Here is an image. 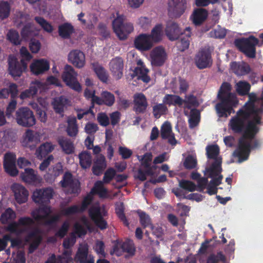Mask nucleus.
<instances>
[{
	"label": "nucleus",
	"mask_w": 263,
	"mask_h": 263,
	"mask_svg": "<svg viewBox=\"0 0 263 263\" xmlns=\"http://www.w3.org/2000/svg\"><path fill=\"white\" fill-rule=\"evenodd\" d=\"M76 241V237L72 235L63 242L64 252L58 258L52 255L45 263H69L72 260L71 248Z\"/></svg>",
	"instance_id": "423d86ee"
},
{
	"label": "nucleus",
	"mask_w": 263,
	"mask_h": 263,
	"mask_svg": "<svg viewBox=\"0 0 263 263\" xmlns=\"http://www.w3.org/2000/svg\"><path fill=\"white\" fill-rule=\"evenodd\" d=\"M54 148V145L50 142L42 144L36 151L35 155L39 159H42Z\"/></svg>",
	"instance_id": "79ce46f5"
},
{
	"label": "nucleus",
	"mask_w": 263,
	"mask_h": 263,
	"mask_svg": "<svg viewBox=\"0 0 263 263\" xmlns=\"http://www.w3.org/2000/svg\"><path fill=\"white\" fill-rule=\"evenodd\" d=\"M166 107L163 104H159L153 107V114L155 118H159L162 115L165 113Z\"/></svg>",
	"instance_id": "e2e57ef3"
},
{
	"label": "nucleus",
	"mask_w": 263,
	"mask_h": 263,
	"mask_svg": "<svg viewBox=\"0 0 263 263\" xmlns=\"http://www.w3.org/2000/svg\"><path fill=\"white\" fill-rule=\"evenodd\" d=\"M95 94L96 91L93 88H86L84 92L86 99L90 100L92 104L96 103L97 99L98 98V97L96 96Z\"/></svg>",
	"instance_id": "680f3d73"
},
{
	"label": "nucleus",
	"mask_w": 263,
	"mask_h": 263,
	"mask_svg": "<svg viewBox=\"0 0 263 263\" xmlns=\"http://www.w3.org/2000/svg\"><path fill=\"white\" fill-rule=\"evenodd\" d=\"M231 69L236 74L242 76L246 74L250 71L249 65L244 62H232L231 64Z\"/></svg>",
	"instance_id": "c9c22d12"
},
{
	"label": "nucleus",
	"mask_w": 263,
	"mask_h": 263,
	"mask_svg": "<svg viewBox=\"0 0 263 263\" xmlns=\"http://www.w3.org/2000/svg\"><path fill=\"white\" fill-rule=\"evenodd\" d=\"M33 224V219L28 217H23L19 218L17 222H10L6 230L11 233L19 234L31 229Z\"/></svg>",
	"instance_id": "1a4fd4ad"
},
{
	"label": "nucleus",
	"mask_w": 263,
	"mask_h": 263,
	"mask_svg": "<svg viewBox=\"0 0 263 263\" xmlns=\"http://www.w3.org/2000/svg\"><path fill=\"white\" fill-rule=\"evenodd\" d=\"M63 187H68L70 193L77 194L80 190V183L76 179H73L71 174L66 173L63 179L60 182Z\"/></svg>",
	"instance_id": "412c9836"
},
{
	"label": "nucleus",
	"mask_w": 263,
	"mask_h": 263,
	"mask_svg": "<svg viewBox=\"0 0 263 263\" xmlns=\"http://www.w3.org/2000/svg\"><path fill=\"white\" fill-rule=\"evenodd\" d=\"M226 33L227 30L218 26L216 28L211 31L210 35L216 38H223L226 36Z\"/></svg>",
	"instance_id": "0e129e2a"
},
{
	"label": "nucleus",
	"mask_w": 263,
	"mask_h": 263,
	"mask_svg": "<svg viewBox=\"0 0 263 263\" xmlns=\"http://www.w3.org/2000/svg\"><path fill=\"white\" fill-rule=\"evenodd\" d=\"M55 111L61 114L67 106L70 105V101L65 97H60L54 99L52 103Z\"/></svg>",
	"instance_id": "f704fd0d"
},
{
	"label": "nucleus",
	"mask_w": 263,
	"mask_h": 263,
	"mask_svg": "<svg viewBox=\"0 0 263 263\" xmlns=\"http://www.w3.org/2000/svg\"><path fill=\"white\" fill-rule=\"evenodd\" d=\"M77 73L74 69L70 65H66L62 75L63 81L66 84L77 91L82 90V86L77 80Z\"/></svg>",
	"instance_id": "9b49d317"
},
{
	"label": "nucleus",
	"mask_w": 263,
	"mask_h": 263,
	"mask_svg": "<svg viewBox=\"0 0 263 263\" xmlns=\"http://www.w3.org/2000/svg\"><path fill=\"white\" fill-rule=\"evenodd\" d=\"M42 135L39 132L27 129L23 136L21 143L25 147H34L41 141Z\"/></svg>",
	"instance_id": "dca6fc26"
},
{
	"label": "nucleus",
	"mask_w": 263,
	"mask_h": 263,
	"mask_svg": "<svg viewBox=\"0 0 263 263\" xmlns=\"http://www.w3.org/2000/svg\"><path fill=\"white\" fill-rule=\"evenodd\" d=\"M89 229V222L85 217H83L80 221L76 222L74 226V233L79 236L85 234L87 230Z\"/></svg>",
	"instance_id": "e433bc0d"
},
{
	"label": "nucleus",
	"mask_w": 263,
	"mask_h": 263,
	"mask_svg": "<svg viewBox=\"0 0 263 263\" xmlns=\"http://www.w3.org/2000/svg\"><path fill=\"white\" fill-rule=\"evenodd\" d=\"M18 92L17 85L14 83H10L8 88L0 90V99L7 98L9 95L11 98H15L18 95Z\"/></svg>",
	"instance_id": "4c0bfd02"
},
{
	"label": "nucleus",
	"mask_w": 263,
	"mask_h": 263,
	"mask_svg": "<svg viewBox=\"0 0 263 263\" xmlns=\"http://www.w3.org/2000/svg\"><path fill=\"white\" fill-rule=\"evenodd\" d=\"M39 30L35 28L34 25L29 24L26 25L22 31V36L25 40L38 34Z\"/></svg>",
	"instance_id": "49530a36"
},
{
	"label": "nucleus",
	"mask_w": 263,
	"mask_h": 263,
	"mask_svg": "<svg viewBox=\"0 0 263 263\" xmlns=\"http://www.w3.org/2000/svg\"><path fill=\"white\" fill-rule=\"evenodd\" d=\"M92 69L98 78L102 82H106L108 78V74L105 68L98 63L91 64Z\"/></svg>",
	"instance_id": "37998d69"
},
{
	"label": "nucleus",
	"mask_w": 263,
	"mask_h": 263,
	"mask_svg": "<svg viewBox=\"0 0 263 263\" xmlns=\"http://www.w3.org/2000/svg\"><path fill=\"white\" fill-rule=\"evenodd\" d=\"M93 194H98L102 198L108 197L107 191L104 187L102 181H97L95 183L90 194L84 199L81 208L77 205H73L63 209L60 214L51 215L52 211L50 208L48 206H44L33 210L31 212V216L39 224L51 225L58 221L62 215L68 216L85 210L92 200Z\"/></svg>",
	"instance_id": "f03ea898"
},
{
	"label": "nucleus",
	"mask_w": 263,
	"mask_h": 263,
	"mask_svg": "<svg viewBox=\"0 0 263 263\" xmlns=\"http://www.w3.org/2000/svg\"><path fill=\"white\" fill-rule=\"evenodd\" d=\"M124 252V242L120 241L117 242L114 246L112 250L110 253L117 256L121 255Z\"/></svg>",
	"instance_id": "774afa93"
},
{
	"label": "nucleus",
	"mask_w": 263,
	"mask_h": 263,
	"mask_svg": "<svg viewBox=\"0 0 263 263\" xmlns=\"http://www.w3.org/2000/svg\"><path fill=\"white\" fill-rule=\"evenodd\" d=\"M15 155L11 153H6L4 156V166L5 171L10 175L15 176L18 173L15 166Z\"/></svg>",
	"instance_id": "6ab92c4d"
},
{
	"label": "nucleus",
	"mask_w": 263,
	"mask_h": 263,
	"mask_svg": "<svg viewBox=\"0 0 263 263\" xmlns=\"http://www.w3.org/2000/svg\"><path fill=\"white\" fill-rule=\"evenodd\" d=\"M149 35L154 44L160 42L163 36L162 25L161 24L156 25L152 30L151 34Z\"/></svg>",
	"instance_id": "c03bdc74"
},
{
	"label": "nucleus",
	"mask_w": 263,
	"mask_h": 263,
	"mask_svg": "<svg viewBox=\"0 0 263 263\" xmlns=\"http://www.w3.org/2000/svg\"><path fill=\"white\" fill-rule=\"evenodd\" d=\"M106 167L105 157L103 155L97 156L92 167L93 173L96 175H100Z\"/></svg>",
	"instance_id": "a19ab883"
},
{
	"label": "nucleus",
	"mask_w": 263,
	"mask_h": 263,
	"mask_svg": "<svg viewBox=\"0 0 263 263\" xmlns=\"http://www.w3.org/2000/svg\"><path fill=\"white\" fill-rule=\"evenodd\" d=\"M161 135L162 138L168 140V142L172 145H175L177 143L175 139L174 135L172 133L171 124L168 122H165L161 126Z\"/></svg>",
	"instance_id": "2f4dec72"
},
{
	"label": "nucleus",
	"mask_w": 263,
	"mask_h": 263,
	"mask_svg": "<svg viewBox=\"0 0 263 263\" xmlns=\"http://www.w3.org/2000/svg\"><path fill=\"white\" fill-rule=\"evenodd\" d=\"M138 67L135 69L134 72L138 79H141L145 83L150 81V78L147 75L148 70L145 68L143 62L141 60L137 61Z\"/></svg>",
	"instance_id": "473e14b6"
},
{
	"label": "nucleus",
	"mask_w": 263,
	"mask_h": 263,
	"mask_svg": "<svg viewBox=\"0 0 263 263\" xmlns=\"http://www.w3.org/2000/svg\"><path fill=\"white\" fill-rule=\"evenodd\" d=\"M115 100V97L113 94L108 91H104L101 93V97H98L97 99L96 104L98 105L105 104L110 106L113 105Z\"/></svg>",
	"instance_id": "ea45409f"
},
{
	"label": "nucleus",
	"mask_w": 263,
	"mask_h": 263,
	"mask_svg": "<svg viewBox=\"0 0 263 263\" xmlns=\"http://www.w3.org/2000/svg\"><path fill=\"white\" fill-rule=\"evenodd\" d=\"M68 127L67 132L71 137L75 136L78 132V126L76 124V119L74 117H70L67 120Z\"/></svg>",
	"instance_id": "603ef678"
},
{
	"label": "nucleus",
	"mask_w": 263,
	"mask_h": 263,
	"mask_svg": "<svg viewBox=\"0 0 263 263\" xmlns=\"http://www.w3.org/2000/svg\"><path fill=\"white\" fill-rule=\"evenodd\" d=\"M258 43V39L253 36L248 39H238L235 42V45L239 49L250 58L255 57V47Z\"/></svg>",
	"instance_id": "9d476101"
},
{
	"label": "nucleus",
	"mask_w": 263,
	"mask_h": 263,
	"mask_svg": "<svg viewBox=\"0 0 263 263\" xmlns=\"http://www.w3.org/2000/svg\"><path fill=\"white\" fill-rule=\"evenodd\" d=\"M115 17L112 22L114 31L120 40H125L133 31V24L129 22L124 23L125 17L119 13H116Z\"/></svg>",
	"instance_id": "39448f33"
},
{
	"label": "nucleus",
	"mask_w": 263,
	"mask_h": 263,
	"mask_svg": "<svg viewBox=\"0 0 263 263\" xmlns=\"http://www.w3.org/2000/svg\"><path fill=\"white\" fill-rule=\"evenodd\" d=\"M73 27L70 24L64 23L59 27V35L63 38H68L73 32Z\"/></svg>",
	"instance_id": "8fccbe9b"
},
{
	"label": "nucleus",
	"mask_w": 263,
	"mask_h": 263,
	"mask_svg": "<svg viewBox=\"0 0 263 263\" xmlns=\"http://www.w3.org/2000/svg\"><path fill=\"white\" fill-rule=\"evenodd\" d=\"M137 24L143 29H148L152 24V20L147 16H141L137 20Z\"/></svg>",
	"instance_id": "052dcab7"
},
{
	"label": "nucleus",
	"mask_w": 263,
	"mask_h": 263,
	"mask_svg": "<svg viewBox=\"0 0 263 263\" xmlns=\"http://www.w3.org/2000/svg\"><path fill=\"white\" fill-rule=\"evenodd\" d=\"M109 69L114 78L119 80L123 76L124 67L123 61L122 59L116 57L112 59L109 64Z\"/></svg>",
	"instance_id": "4be33fe9"
},
{
	"label": "nucleus",
	"mask_w": 263,
	"mask_h": 263,
	"mask_svg": "<svg viewBox=\"0 0 263 263\" xmlns=\"http://www.w3.org/2000/svg\"><path fill=\"white\" fill-rule=\"evenodd\" d=\"M134 109L138 112L144 111L148 105L145 96L141 93H136L134 96Z\"/></svg>",
	"instance_id": "c756f323"
},
{
	"label": "nucleus",
	"mask_w": 263,
	"mask_h": 263,
	"mask_svg": "<svg viewBox=\"0 0 263 263\" xmlns=\"http://www.w3.org/2000/svg\"><path fill=\"white\" fill-rule=\"evenodd\" d=\"M7 36L8 40L13 44L17 45L20 44V40L17 32L14 30H10L8 32Z\"/></svg>",
	"instance_id": "69168bd1"
},
{
	"label": "nucleus",
	"mask_w": 263,
	"mask_h": 263,
	"mask_svg": "<svg viewBox=\"0 0 263 263\" xmlns=\"http://www.w3.org/2000/svg\"><path fill=\"white\" fill-rule=\"evenodd\" d=\"M195 63L196 66L200 69L210 67L212 63L210 54L206 51L199 52L196 56Z\"/></svg>",
	"instance_id": "cd10ccee"
},
{
	"label": "nucleus",
	"mask_w": 263,
	"mask_h": 263,
	"mask_svg": "<svg viewBox=\"0 0 263 263\" xmlns=\"http://www.w3.org/2000/svg\"><path fill=\"white\" fill-rule=\"evenodd\" d=\"M11 189L17 203L21 204L27 201L29 194L28 191L24 186L19 183H15L11 185Z\"/></svg>",
	"instance_id": "aec40b11"
},
{
	"label": "nucleus",
	"mask_w": 263,
	"mask_h": 263,
	"mask_svg": "<svg viewBox=\"0 0 263 263\" xmlns=\"http://www.w3.org/2000/svg\"><path fill=\"white\" fill-rule=\"evenodd\" d=\"M30 71L34 75L43 74L50 68L49 62L45 59H35L30 65Z\"/></svg>",
	"instance_id": "f3484780"
},
{
	"label": "nucleus",
	"mask_w": 263,
	"mask_h": 263,
	"mask_svg": "<svg viewBox=\"0 0 263 263\" xmlns=\"http://www.w3.org/2000/svg\"><path fill=\"white\" fill-rule=\"evenodd\" d=\"M208 15L207 12L205 10L199 8L195 10L191 16V19L193 23L196 25H200L206 18Z\"/></svg>",
	"instance_id": "58836bf2"
},
{
	"label": "nucleus",
	"mask_w": 263,
	"mask_h": 263,
	"mask_svg": "<svg viewBox=\"0 0 263 263\" xmlns=\"http://www.w3.org/2000/svg\"><path fill=\"white\" fill-rule=\"evenodd\" d=\"M206 149L208 158L214 161L211 166L206 170L209 176L212 179L207 187L208 193L210 195H214L217 192L216 186L221 183L222 179V176L220 174L221 158L219 156V149L217 145L208 146Z\"/></svg>",
	"instance_id": "7ed1b4c3"
},
{
	"label": "nucleus",
	"mask_w": 263,
	"mask_h": 263,
	"mask_svg": "<svg viewBox=\"0 0 263 263\" xmlns=\"http://www.w3.org/2000/svg\"><path fill=\"white\" fill-rule=\"evenodd\" d=\"M134 44L135 47L141 51L149 50L153 46L154 43L149 34L142 33L136 37Z\"/></svg>",
	"instance_id": "a211bd4d"
},
{
	"label": "nucleus",
	"mask_w": 263,
	"mask_h": 263,
	"mask_svg": "<svg viewBox=\"0 0 263 263\" xmlns=\"http://www.w3.org/2000/svg\"><path fill=\"white\" fill-rule=\"evenodd\" d=\"M42 239L41 232L38 230H32L26 237V242L29 245V252H32L38 246Z\"/></svg>",
	"instance_id": "393cba45"
},
{
	"label": "nucleus",
	"mask_w": 263,
	"mask_h": 263,
	"mask_svg": "<svg viewBox=\"0 0 263 263\" xmlns=\"http://www.w3.org/2000/svg\"><path fill=\"white\" fill-rule=\"evenodd\" d=\"M231 85L228 83H223L219 91L218 98L220 103L216 105L215 108L220 117H228L232 112H234L233 108L238 103L236 95L231 93Z\"/></svg>",
	"instance_id": "20e7f679"
},
{
	"label": "nucleus",
	"mask_w": 263,
	"mask_h": 263,
	"mask_svg": "<svg viewBox=\"0 0 263 263\" xmlns=\"http://www.w3.org/2000/svg\"><path fill=\"white\" fill-rule=\"evenodd\" d=\"M163 103L168 105H179L183 104V100L179 96L173 95H166L163 98Z\"/></svg>",
	"instance_id": "de8ad7c7"
},
{
	"label": "nucleus",
	"mask_w": 263,
	"mask_h": 263,
	"mask_svg": "<svg viewBox=\"0 0 263 263\" xmlns=\"http://www.w3.org/2000/svg\"><path fill=\"white\" fill-rule=\"evenodd\" d=\"M139 215L140 217V222L141 224L144 227H149L153 233L157 237H159L162 233V230L161 228H154L151 223V220L149 216L145 213L142 212H139Z\"/></svg>",
	"instance_id": "72a5a7b5"
},
{
	"label": "nucleus",
	"mask_w": 263,
	"mask_h": 263,
	"mask_svg": "<svg viewBox=\"0 0 263 263\" xmlns=\"http://www.w3.org/2000/svg\"><path fill=\"white\" fill-rule=\"evenodd\" d=\"M16 218V214L12 209L8 208L3 212L0 217V221L3 224H7L13 221Z\"/></svg>",
	"instance_id": "a18cd8bd"
},
{
	"label": "nucleus",
	"mask_w": 263,
	"mask_h": 263,
	"mask_svg": "<svg viewBox=\"0 0 263 263\" xmlns=\"http://www.w3.org/2000/svg\"><path fill=\"white\" fill-rule=\"evenodd\" d=\"M179 186L189 192H193L196 189V186L190 181L182 180L179 181Z\"/></svg>",
	"instance_id": "338daca9"
},
{
	"label": "nucleus",
	"mask_w": 263,
	"mask_h": 263,
	"mask_svg": "<svg viewBox=\"0 0 263 263\" xmlns=\"http://www.w3.org/2000/svg\"><path fill=\"white\" fill-rule=\"evenodd\" d=\"M235 87L238 94L244 95L248 93L250 89V85L246 81H240L236 83Z\"/></svg>",
	"instance_id": "864d4df0"
},
{
	"label": "nucleus",
	"mask_w": 263,
	"mask_h": 263,
	"mask_svg": "<svg viewBox=\"0 0 263 263\" xmlns=\"http://www.w3.org/2000/svg\"><path fill=\"white\" fill-rule=\"evenodd\" d=\"M21 64L19 63L14 56H10L9 58L8 71L10 74L14 79L20 77L22 72L27 69V64L23 60H21Z\"/></svg>",
	"instance_id": "4468645a"
},
{
	"label": "nucleus",
	"mask_w": 263,
	"mask_h": 263,
	"mask_svg": "<svg viewBox=\"0 0 263 263\" xmlns=\"http://www.w3.org/2000/svg\"><path fill=\"white\" fill-rule=\"evenodd\" d=\"M45 88L44 84L42 82L35 81L30 84L29 89L21 92L20 97L22 100L32 98L36 94L38 90H44Z\"/></svg>",
	"instance_id": "5701e85b"
},
{
	"label": "nucleus",
	"mask_w": 263,
	"mask_h": 263,
	"mask_svg": "<svg viewBox=\"0 0 263 263\" xmlns=\"http://www.w3.org/2000/svg\"><path fill=\"white\" fill-rule=\"evenodd\" d=\"M185 9V0H169L168 2V12L170 15L173 17L180 16Z\"/></svg>",
	"instance_id": "2eb2a0df"
},
{
	"label": "nucleus",
	"mask_w": 263,
	"mask_h": 263,
	"mask_svg": "<svg viewBox=\"0 0 263 263\" xmlns=\"http://www.w3.org/2000/svg\"><path fill=\"white\" fill-rule=\"evenodd\" d=\"M68 59L69 62L79 68H82L85 64V55L83 52L78 50L70 51Z\"/></svg>",
	"instance_id": "b1692460"
},
{
	"label": "nucleus",
	"mask_w": 263,
	"mask_h": 263,
	"mask_svg": "<svg viewBox=\"0 0 263 263\" xmlns=\"http://www.w3.org/2000/svg\"><path fill=\"white\" fill-rule=\"evenodd\" d=\"M187 83L184 80H175L172 82V88L174 92L183 93L188 88Z\"/></svg>",
	"instance_id": "09e8293b"
},
{
	"label": "nucleus",
	"mask_w": 263,
	"mask_h": 263,
	"mask_svg": "<svg viewBox=\"0 0 263 263\" xmlns=\"http://www.w3.org/2000/svg\"><path fill=\"white\" fill-rule=\"evenodd\" d=\"M196 164L197 160L195 154H189L185 157L183 161V165L186 168H194L195 167Z\"/></svg>",
	"instance_id": "4d7b16f0"
},
{
	"label": "nucleus",
	"mask_w": 263,
	"mask_h": 263,
	"mask_svg": "<svg viewBox=\"0 0 263 263\" xmlns=\"http://www.w3.org/2000/svg\"><path fill=\"white\" fill-rule=\"evenodd\" d=\"M167 59V54L165 49L160 46L153 48L149 53V60L154 66L163 65Z\"/></svg>",
	"instance_id": "ddd939ff"
},
{
	"label": "nucleus",
	"mask_w": 263,
	"mask_h": 263,
	"mask_svg": "<svg viewBox=\"0 0 263 263\" xmlns=\"http://www.w3.org/2000/svg\"><path fill=\"white\" fill-rule=\"evenodd\" d=\"M165 33L168 39L172 41L177 39L182 33L178 25L175 22H170L167 24Z\"/></svg>",
	"instance_id": "7c9ffc66"
},
{
	"label": "nucleus",
	"mask_w": 263,
	"mask_h": 263,
	"mask_svg": "<svg viewBox=\"0 0 263 263\" xmlns=\"http://www.w3.org/2000/svg\"><path fill=\"white\" fill-rule=\"evenodd\" d=\"M88 255V246L84 243L80 245L75 257V260L80 263H95L93 257L89 256V260H87Z\"/></svg>",
	"instance_id": "bb28decb"
},
{
	"label": "nucleus",
	"mask_w": 263,
	"mask_h": 263,
	"mask_svg": "<svg viewBox=\"0 0 263 263\" xmlns=\"http://www.w3.org/2000/svg\"><path fill=\"white\" fill-rule=\"evenodd\" d=\"M89 215L96 224L101 229L106 227V222L103 217L106 215V211L103 205L96 204L89 210Z\"/></svg>",
	"instance_id": "f8f14e48"
},
{
	"label": "nucleus",
	"mask_w": 263,
	"mask_h": 263,
	"mask_svg": "<svg viewBox=\"0 0 263 263\" xmlns=\"http://www.w3.org/2000/svg\"><path fill=\"white\" fill-rule=\"evenodd\" d=\"M59 143L63 151L66 154H71L74 151V146L71 142L66 138H62L59 139Z\"/></svg>",
	"instance_id": "3c124183"
},
{
	"label": "nucleus",
	"mask_w": 263,
	"mask_h": 263,
	"mask_svg": "<svg viewBox=\"0 0 263 263\" xmlns=\"http://www.w3.org/2000/svg\"><path fill=\"white\" fill-rule=\"evenodd\" d=\"M17 123L23 127H29L34 125L36 120L33 112L28 107H21L15 113Z\"/></svg>",
	"instance_id": "6e6552de"
},
{
	"label": "nucleus",
	"mask_w": 263,
	"mask_h": 263,
	"mask_svg": "<svg viewBox=\"0 0 263 263\" xmlns=\"http://www.w3.org/2000/svg\"><path fill=\"white\" fill-rule=\"evenodd\" d=\"M138 159L141 162V167L139 170L138 174V178L142 180H145L146 176L152 175L154 174V170L156 169L155 165H152L153 159L152 154L151 153H147L142 156H138Z\"/></svg>",
	"instance_id": "0eeeda50"
},
{
	"label": "nucleus",
	"mask_w": 263,
	"mask_h": 263,
	"mask_svg": "<svg viewBox=\"0 0 263 263\" xmlns=\"http://www.w3.org/2000/svg\"><path fill=\"white\" fill-rule=\"evenodd\" d=\"M22 179L29 184H36L41 181V178L32 168H25L24 172L21 174Z\"/></svg>",
	"instance_id": "c85d7f7f"
},
{
	"label": "nucleus",
	"mask_w": 263,
	"mask_h": 263,
	"mask_svg": "<svg viewBox=\"0 0 263 263\" xmlns=\"http://www.w3.org/2000/svg\"><path fill=\"white\" fill-rule=\"evenodd\" d=\"M249 100L243 108L239 110L236 117L230 121L229 126L234 132H243L235 155L239 158V162L247 160L250 152L252 139L258 131L257 124H260L262 113V101L257 98L251 93L249 95Z\"/></svg>",
	"instance_id": "f257e3e1"
},
{
	"label": "nucleus",
	"mask_w": 263,
	"mask_h": 263,
	"mask_svg": "<svg viewBox=\"0 0 263 263\" xmlns=\"http://www.w3.org/2000/svg\"><path fill=\"white\" fill-rule=\"evenodd\" d=\"M80 163L84 168L89 167L91 164L90 154L86 152L81 153L79 155Z\"/></svg>",
	"instance_id": "5fc2aeb1"
},
{
	"label": "nucleus",
	"mask_w": 263,
	"mask_h": 263,
	"mask_svg": "<svg viewBox=\"0 0 263 263\" xmlns=\"http://www.w3.org/2000/svg\"><path fill=\"white\" fill-rule=\"evenodd\" d=\"M35 20L45 31L50 33L53 30V26L43 18L36 17Z\"/></svg>",
	"instance_id": "13d9d810"
},
{
	"label": "nucleus",
	"mask_w": 263,
	"mask_h": 263,
	"mask_svg": "<svg viewBox=\"0 0 263 263\" xmlns=\"http://www.w3.org/2000/svg\"><path fill=\"white\" fill-rule=\"evenodd\" d=\"M53 193V190L51 189L36 190L33 193L32 199L37 203L46 202L52 198Z\"/></svg>",
	"instance_id": "a878e982"
},
{
	"label": "nucleus",
	"mask_w": 263,
	"mask_h": 263,
	"mask_svg": "<svg viewBox=\"0 0 263 263\" xmlns=\"http://www.w3.org/2000/svg\"><path fill=\"white\" fill-rule=\"evenodd\" d=\"M10 7L9 4L6 2H0V17L4 19L8 17Z\"/></svg>",
	"instance_id": "bf43d9fd"
},
{
	"label": "nucleus",
	"mask_w": 263,
	"mask_h": 263,
	"mask_svg": "<svg viewBox=\"0 0 263 263\" xmlns=\"http://www.w3.org/2000/svg\"><path fill=\"white\" fill-rule=\"evenodd\" d=\"M200 121V113L196 109H192L189 117V122L191 128L196 126Z\"/></svg>",
	"instance_id": "6e6d98bb"
}]
</instances>
